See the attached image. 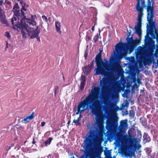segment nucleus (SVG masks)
Segmentation results:
<instances>
[{"label":"nucleus","mask_w":158,"mask_h":158,"mask_svg":"<svg viewBox=\"0 0 158 158\" xmlns=\"http://www.w3.org/2000/svg\"><path fill=\"white\" fill-rule=\"evenodd\" d=\"M155 34H158V32H157V31H156V30H155Z\"/></svg>","instance_id":"2f4dec72"},{"label":"nucleus","mask_w":158,"mask_h":158,"mask_svg":"<svg viewBox=\"0 0 158 158\" xmlns=\"http://www.w3.org/2000/svg\"><path fill=\"white\" fill-rule=\"evenodd\" d=\"M98 35H95L94 38L93 40L95 42H97L98 39Z\"/></svg>","instance_id":"412c9836"},{"label":"nucleus","mask_w":158,"mask_h":158,"mask_svg":"<svg viewBox=\"0 0 158 158\" xmlns=\"http://www.w3.org/2000/svg\"><path fill=\"white\" fill-rule=\"evenodd\" d=\"M37 40H39V41L40 40L39 38H37Z\"/></svg>","instance_id":"e433bc0d"},{"label":"nucleus","mask_w":158,"mask_h":158,"mask_svg":"<svg viewBox=\"0 0 158 158\" xmlns=\"http://www.w3.org/2000/svg\"><path fill=\"white\" fill-rule=\"evenodd\" d=\"M150 34H155L154 33H153V32L152 31H150Z\"/></svg>","instance_id":"473e14b6"},{"label":"nucleus","mask_w":158,"mask_h":158,"mask_svg":"<svg viewBox=\"0 0 158 158\" xmlns=\"http://www.w3.org/2000/svg\"><path fill=\"white\" fill-rule=\"evenodd\" d=\"M79 121V118H78L77 119H74L73 121V123H76L78 122Z\"/></svg>","instance_id":"a878e982"},{"label":"nucleus","mask_w":158,"mask_h":158,"mask_svg":"<svg viewBox=\"0 0 158 158\" xmlns=\"http://www.w3.org/2000/svg\"><path fill=\"white\" fill-rule=\"evenodd\" d=\"M19 147L18 148V149H19Z\"/></svg>","instance_id":"ea45409f"},{"label":"nucleus","mask_w":158,"mask_h":158,"mask_svg":"<svg viewBox=\"0 0 158 158\" xmlns=\"http://www.w3.org/2000/svg\"><path fill=\"white\" fill-rule=\"evenodd\" d=\"M149 33L147 32L146 35L145 37V44L148 46L150 49L152 50L153 48L155 46V42L154 41L149 37Z\"/></svg>","instance_id":"1a4fd4ad"},{"label":"nucleus","mask_w":158,"mask_h":158,"mask_svg":"<svg viewBox=\"0 0 158 158\" xmlns=\"http://www.w3.org/2000/svg\"><path fill=\"white\" fill-rule=\"evenodd\" d=\"M41 146H42V147L43 146V145H41Z\"/></svg>","instance_id":"58836bf2"},{"label":"nucleus","mask_w":158,"mask_h":158,"mask_svg":"<svg viewBox=\"0 0 158 158\" xmlns=\"http://www.w3.org/2000/svg\"><path fill=\"white\" fill-rule=\"evenodd\" d=\"M35 143V141H34V139H33V141L32 142V143L34 144Z\"/></svg>","instance_id":"c9c22d12"},{"label":"nucleus","mask_w":158,"mask_h":158,"mask_svg":"<svg viewBox=\"0 0 158 158\" xmlns=\"http://www.w3.org/2000/svg\"><path fill=\"white\" fill-rule=\"evenodd\" d=\"M55 26L57 32L58 33H60V29L61 27L60 23L58 22H56L55 23Z\"/></svg>","instance_id":"dca6fc26"},{"label":"nucleus","mask_w":158,"mask_h":158,"mask_svg":"<svg viewBox=\"0 0 158 158\" xmlns=\"http://www.w3.org/2000/svg\"><path fill=\"white\" fill-rule=\"evenodd\" d=\"M42 18L43 19L45 20V21L47 22V17L44 16V15H43L42 16Z\"/></svg>","instance_id":"393cba45"},{"label":"nucleus","mask_w":158,"mask_h":158,"mask_svg":"<svg viewBox=\"0 0 158 158\" xmlns=\"http://www.w3.org/2000/svg\"><path fill=\"white\" fill-rule=\"evenodd\" d=\"M71 158H75L74 157H71Z\"/></svg>","instance_id":"4c0bfd02"},{"label":"nucleus","mask_w":158,"mask_h":158,"mask_svg":"<svg viewBox=\"0 0 158 158\" xmlns=\"http://www.w3.org/2000/svg\"><path fill=\"white\" fill-rule=\"evenodd\" d=\"M157 49H156V53L155 54V56L158 57V46H157Z\"/></svg>","instance_id":"5701e85b"},{"label":"nucleus","mask_w":158,"mask_h":158,"mask_svg":"<svg viewBox=\"0 0 158 158\" xmlns=\"http://www.w3.org/2000/svg\"><path fill=\"white\" fill-rule=\"evenodd\" d=\"M34 118V113H32L31 114L24 118L23 121L26 123L30 122Z\"/></svg>","instance_id":"4468645a"},{"label":"nucleus","mask_w":158,"mask_h":158,"mask_svg":"<svg viewBox=\"0 0 158 158\" xmlns=\"http://www.w3.org/2000/svg\"><path fill=\"white\" fill-rule=\"evenodd\" d=\"M143 138L144 139L143 141L145 143L147 142H149L150 140V139L148 135L146 134H144L143 136Z\"/></svg>","instance_id":"f3484780"},{"label":"nucleus","mask_w":158,"mask_h":158,"mask_svg":"<svg viewBox=\"0 0 158 158\" xmlns=\"http://www.w3.org/2000/svg\"><path fill=\"white\" fill-rule=\"evenodd\" d=\"M81 78V80L80 88L81 90H82L84 88L85 83V80L84 76H82Z\"/></svg>","instance_id":"2eb2a0df"},{"label":"nucleus","mask_w":158,"mask_h":158,"mask_svg":"<svg viewBox=\"0 0 158 158\" xmlns=\"http://www.w3.org/2000/svg\"><path fill=\"white\" fill-rule=\"evenodd\" d=\"M138 3L136 5V9L138 11V22L135 27L136 33L139 36H140L141 33V19L143 15V8L145 6L144 0H137Z\"/></svg>","instance_id":"423d86ee"},{"label":"nucleus","mask_w":158,"mask_h":158,"mask_svg":"<svg viewBox=\"0 0 158 158\" xmlns=\"http://www.w3.org/2000/svg\"><path fill=\"white\" fill-rule=\"evenodd\" d=\"M45 124V123L44 122H42L41 123V126L42 127H43L44 126Z\"/></svg>","instance_id":"bb28decb"},{"label":"nucleus","mask_w":158,"mask_h":158,"mask_svg":"<svg viewBox=\"0 0 158 158\" xmlns=\"http://www.w3.org/2000/svg\"><path fill=\"white\" fill-rule=\"evenodd\" d=\"M114 67L117 70L118 68L119 67V65L118 64H114Z\"/></svg>","instance_id":"b1692460"},{"label":"nucleus","mask_w":158,"mask_h":158,"mask_svg":"<svg viewBox=\"0 0 158 158\" xmlns=\"http://www.w3.org/2000/svg\"><path fill=\"white\" fill-rule=\"evenodd\" d=\"M106 105L108 106V108L111 110H118L119 108L116 105H114L113 103L110 102L109 101V102L106 104Z\"/></svg>","instance_id":"ddd939ff"},{"label":"nucleus","mask_w":158,"mask_h":158,"mask_svg":"<svg viewBox=\"0 0 158 158\" xmlns=\"http://www.w3.org/2000/svg\"><path fill=\"white\" fill-rule=\"evenodd\" d=\"M52 139V138L50 137L47 140L45 141L44 142L45 146H46L50 144Z\"/></svg>","instance_id":"a211bd4d"},{"label":"nucleus","mask_w":158,"mask_h":158,"mask_svg":"<svg viewBox=\"0 0 158 158\" xmlns=\"http://www.w3.org/2000/svg\"><path fill=\"white\" fill-rule=\"evenodd\" d=\"M152 5L151 2L150 0H148L147 4V19L149 21H152L154 16L153 5Z\"/></svg>","instance_id":"6e6552de"},{"label":"nucleus","mask_w":158,"mask_h":158,"mask_svg":"<svg viewBox=\"0 0 158 158\" xmlns=\"http://www.w3.org/2000/svg\"><path fill=\"white\" fill-rule=\"evenodd\" d=\"M13 11L15 16L11 19L13 25L21 28L23 37L26 39L27 37L33 39L38 37L40 32L38 30V27L36 26L35 21L36 16L31 15V18L28 16H23L21 19L19 17V7L17 3H15L13 8Z\"/></svg>","instance_id":"f257e3e1"},{"label":"nucleus","mask_w":158,"mask_h":158,"mask_svg":"<svg viewBox=\"0 0 158 158\" xmlns=\"http://www.w3.org/2000/svg\"><path fill=\"white\" fill-rule=\"evenodd\" d=\"M8 48V43H7V42H6V46L5 48H6H6Z\"/></svg>","instance_id":"c756f323"},{"label":"nucleus","mask_w":158,"mask_h":158,"mask_svg":"<svg viewBox=\"0 0 158 158\" xmlns=\"http://www.w3.org/2000/svg\"><path fill=\"white\" fill-rule=\"evenodd\" d=\"M90 126V125L89 124H88L87 125V127L88 129H89V127Z\"/></svg>","instance_id":"72a5a7b5"},{"label":"nucleus","mask_w":158,"mask_h":158,"mask_svg":"<svg viewBox=\"0 0 158 158\" xmlns=\"http://www.w3.org/2000/svg\"><path fill=\"white\" fill-rule=\"evenodd\" d=\"M131 45L130 43L123 44L119 42L115 46V52H114L112 56L114 60L120 62V60L126 55L127 50L132 49Z\"/></svg>","instance_id":"39448f33"},{"label":"nucleus","mask_w":158,"mask_h":158,"mask_svg":"<svg viewBox=\"0 0 158 158\" xmlns=\"http://www.w3.org/2000/svg\"><path fill=\"white\" fill-rule=\"evenodd\" d=\"M104 117L100 118H96L95 124H93L90 128L89 132V138H92L95 132H98V134L94 139V141L96 142L100 143L102 141V132L104 128Z\"/></svg>","instance_id":"20e7f679"},{"label":"nucleus","mask_w":158,"mask_h":158,"mask_svg":"<svg viewBox=\"0 0 158 158\" xmlns=\"http://www.w3.org/2000/svg\"><path fill=\"white\" fill-rule=\"evenodd\" d=\"M84 69H85L83 70L84 72H85L87 74L90 72L89 69L88 67H85Z\"/></svg>","instance_id":"aec40b11"},{"label":"nucleus","mask_w":158,"mask_h":158,"mask_svg":"<svg viewBox=\"0 0 158 158\" xmlns=\"http://www.w3.org/2000/svg\"><path fill=\"white\" fill-rule=\"evenodd\" d=\"M96 62L97 68L95 69L96 74H102L105 76L100 82V86L102 90H106L108 87L113 85V87L116 92H119L122 89L121 85V81L115 79L114 77L110 76H107V63L104 62L102 60L101 56L98 55L96 57Z\"/></svg>","instance_id":"7ed1b4c3"},{"label":"nucleus","mask_w":158,"mask_h":158,"mask_svg":"<svg viewBox=\"0 0 158 158\" xmlns=\"http://www.w3.org/2000/svg\"><path fill=\"white\" fill-rule=\"evenodd\" d=\"M128 141V147L130 148H136L139 146L140 139L134 136H129L127 138Z\"/></svg>","instance_id":"0eeeda50"},{"label":"nucleus","mask_w":158,"mask_h":158,"mask_svg":"<svg viewBox=\"0 0 158 158\" xmlns=\"http://www.w3.org/2000/svg\"><path fill=\"white\" fill-rule=\"evenodd\" d=\"M4 35L8 39H10L11 38L9 32L6 31L5 32Z\"/></svg>","instance_id":"6ab92c4d"},{"label":"nucleus","mask_w":158,"mask_h":158,"mask_svg":"<svg viewBox=\"0 0 158 158\" xmlns=\"http://www.w3.org/2000/svg\"><path fill=\"white\" fill-rule=\"evenodd\" d=\"M20 3L22 5V8L21 10V13L23 17H25V16H30L31 15H29L27 12H29L28 11H27V9L26 7H27V6L25 5L24 3V2L22 0H21Z\"/></svg>","instance_id":"9d476101"},{"label":"nucleus","mask_w":158,"mask_h":158,"mask_svg":"<svg viewBox=\"0 0 158 158\" xmlns=\"http://www.w3.org/2000/svg\"><path fill=\"white\" fill-rule=\"evenodd\" d=\"M3 11L0 8V21L2 24L5 25H8L7 22L5 19V16L3 14Z\"/></svg>","instance_id":"9b49d317"},{"label":"nucleus","mask_w":158,"mask_h":158,"mask_svg":"<svg viewBox=\"0 0 158 158\" xmlns=\"http://www.w3.org/2000/svg\"><path fill=\"white\" fill-rule=\"evenodd\" d=\"M100 88L98 87L92 88L88 96L83 100L81 101L78 105L76 114H80L85 110L89 104H90L89 108L91 110L92 113L96 115V118H100L103 117L101 110V106L99 99Z\"/></svg>","instance_id":"f03ea898"},{"label":"nucleus","mask_w":158,"mask_h":158,"mask_svg":"<svg viewBox=\"0 0 158 158\" xmlns=\"http://www.w3.org/2000/svg\"><path fill=\"white\" fill-rule=\"evenodd\" d=\"M127 120H122L120 123V128L122 129H127L128 128L127 127Z\"/></svg>","instance_id":"f8f14e48"},{"label":"nucleus","mask_w":158,"mask_h":158,"mask_svg":"<svg viewBox=\"0 0 158 158\" xmlns=\"http://www.w3.org/2000/svg\"><path fill=\"white\" fill-rule=\"evenodd\" d=\"M79 158H87V157L85 156L84 155H82L81 157H80Z\"/></svg>","instance_id":"c85d7f7f"},{"label":"nucleus","mask_w":158,"mask_h":158,"mask_svg":"<svg viewBox=\"0 0 158 158\" xmlns=\"http://www.w3.org/2000/svg\"><path fill=\"white\" fill-rule=\"evenodd\" d=\"M143 62L145 64H146V61H145V60H144V59H143Z\"/></svg>","instance_id":"7c9ffc66"},{"label":"nucleus","mask_w":158,"mask_h":158,"mask_svg":"<svg viewBox=\"0 0 158 158\" xmlns=\"http://www.w3.org/2000/svg\"><path fill=\"white\" fill-rule=\"evenodd\" d=\"M92 30L94 31V26L92 28Z\"/></svg>","instance_id":"f704fd0d"},{"label":"nucleus","mask_w":158,"mask_h":158,"mask_svg":"<svg viewBox=\"0 0 158 158\" xmlns=\"http://www.w3.org/2000/svg\"><path fill=\"white\" fill-rule=\"evenodd\" d=\"M58 87L57 86H56L55 88V94L56 93H58Z\"/></svg>","instance_id":"4be33fe9"},{"label":"nucleus","mask_w":158,"mask_h":158,"mask_svg":"<svg viewBox=\"0 0 158 158\" xmlns=\"http://www.w3.org/2000/svg\"><path fill=\"white\" fill-rule=\"evenodd\" d=\"M6 3H7L8 5H10L11 4L10 2L7 1V0H6Z\"/></svg>","instance_id":"cd10ccee"}]
</instances>
